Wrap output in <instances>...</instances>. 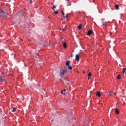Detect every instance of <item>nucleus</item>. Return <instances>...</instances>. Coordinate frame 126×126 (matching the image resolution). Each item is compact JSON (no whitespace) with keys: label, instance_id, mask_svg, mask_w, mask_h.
I'll return each instance as SVG.
<instances>
[{"label":"nucleus","instance_id":"f257e3e1","mask_svg":"<svg viewBox=\"0 0 126 126\" xmlns=\"http://www.w3.org/2000/svg\"><path fill=\"white\" fill-rule=\"evenodd\" d=\"M67 67H65L63 69L61 70L59 73V75L60 76L63 75L64 73L67 71Z\"/></svg>","mask_w":126,"mask_h":126},{"label":"nucleus","instance_id":"f03ea898","mask_svg":"<svg viewBox=\"0 0 126 126\" xmlns=\"http://www.w3.org/2000/svg\"><path fill=\"white\" fill-rule=\"evenodd\" d=\"M0 13H2V14L4 13V14H5V15H2V16H3V17H5V16H6V13H5L4 12V11L3 10H0Z\"/></svg>","mask_w":126,"mask_h":126},{"label":"nucleus","instance_id":"7ed1b4c3","mask_svg":"<svg viewBox=\"0 0 126 126\" xmlns=\"http://www.w3.org/2000/svg\"><path fill=\"white\" fill-rule=\"evenodd\" d=\"M70 63V61H68L66 62V65L67 66H68V68L70 70H71V66H69V63Z\"/></svg>","mask_w":126,"mask_h":126},{"label":"nucleus","instance_id":"20e7f679","mask_svg":"<svg viewBox=\"0 0 126 126\" xmlns=\"http://www.w3.org/2000/svg\"><path fill=\"white\" fill-rule=\"evenodd\" d=\"M75 60L77 61H78L79 60V55L77 54L75 56Z\"/></svg>","mask_w":126,"mask_h":126},{"label":"nucleus","instance_id":"39448f33","mask_svg":"<svg viewBox=\"0 0 126 126\" xmlns=\"http://www.w3.org/2000/svg\"><path fill=\"white\" fill-rule=\"evenodd\" d=\"M62 43L63 44V47L64 48H65L66 47L67 44L65 42H62Z\"/></svg>","mask_w":126,"mask_h":126},{"label":"nucleus","instance_id":"423d86ee","mask_svg":"<svg viewBox=\"0 0 126 126\" xmlns=\"http://www.w3.org/2000/svg\"><path fill=\"white\" fill-rule=\"evenodd\" d=\"M93 32V31L91 30H89L87 32V35H90Z\"/></svg>","mask_w":126,"mask_h":126},{"label":"nucleus","instance_id":"0eeeda50","mask_svg":"<svg viewBox=\"0 0 126 126\" xmlns=\"http://www.w3.org/2000/svg\"><path fill=\"white\" fill-rule=\"evenodd\" d=\"M116 9L118 10L119 9V7L117 5H115Z\"/></svg>","mask_w":126,"mask_h":126},{"label":"nucleus","instance_id":"6e6552de","mask_svg":"<svg viewBox=\"0 0 126 126\" xmlns=\"http://www.w3.org/2000/svg\"><path fill=\"white\" fill-rule=\"evenodd\" d=\"M0 81H5L4 79H2L0 75Z\"/></svg>","mask_w":126,"mask_h":126},{"label":"nucleus","instance_id":"1a4fd4ad","mask_svg":"<svg viewBox=\"0 0 126 126\" xmlns=\"http://www.w3.org/2000/svg\"><path fill=\"white\" fill-rule=\"evenodd\" d=\"M126 72V68H124L123 69V74L125 73V72Z\"/></svg>","mask_w":126,"mask_h":126},{"label":"nucleus","instance_id":"9d476101","mask_svg":"<svg viewBox=\"0 0 126 126\" xmlns=\"http://www.w3.org/2000/svg\"><path fill=\"white\" fill-rule=\"evenodd\" d=\"M96 95L98 97H100V94L99 92H97Z\"/></svg>","mask_w":126,"mask_h":126},{"label":"nucleus","instance_id":"9b49d317","mask_svg":"<svg viewBox=\"0 0 126 126\" xmlns=\"http://www.w3.org/2000/svg\"><path fill=\"white\" fill-rule=\"evenodd\" d=\"M115 113L117 114H119V112L118 110L117 109H115Z\"/></svg>","mask_w":126,"mask_h":126},{"label":"nucleus","instance_id":"f8f14e48","mask_svg":"<svg viewBox=\"0 0 126 126\" xmlns=\"http://www.w3.org/2000/svg\"><path fill=\"white\" fill-rule=\"evenodd\" d=\"M82 25L81 24H80L78 26V28L79 29H80L81 28V26Z\"/></svg>","mask_w":126,"mask_h":126},{"label":"nucleus","instance_id":"ddd939ff","mask_svg":"<svg viewBox=\"0 0 126 126\" xmlns=\"http://www.w3.org/2000/svg\"><path fill=\"white\" fill-rule=\"evenodd\" d=\"M56 6H53V7H52V9L53 10V11H55V9H54V8H56Z\"/></svg>","mask_w":126,"mask_h":126},{"label":"nucleus","instance_id":"4468645a","mask_svg":"<svg viewBox=\"0 0 126 126\" xmlns=\"http://www.w3.org/2000/svg\"><path fill=\"white\" fill-rule=\"evenodd\" d=\"M120 75H119L117 77V78L118 79H120Z\"/></svg>","mask_w":126,"mask_h":126},{"label":"nucleus","instance_id":"2eb2a0df","mask_svg":"<svg viewBox=\"0 0 126 126\" xmlns=\"http://www.w3.org/2000/svg\"><path fill=\"white\" fill-rule=\"evenodd\" d=\"M65 16H63V17H62L61 19V20L62 21L63 20V19H64L65 18Z\"/></svg>","mask_w":126,"mask_h":126},{"label":"nucleus","instance_id":"dca6fc26","mask_svg":"<svg viewBox=\"0 0 126 126\" xmlns=\"http://www.w3.org/2000/svg\"><path fill=\"white\" fill-rule=\"evenodd\" d=\"M91 75V74L90 72H89L88 75V77L90 76Z\"/></svg>","mask_w":126,"mask_h":126},{"label":"nucleus","instance_id":"f3484780","mask_svg":"<svg viewBox=\"0 0 126 126\" xmlns=\"http://www.w3.org/2000/svg\"><path fill=\"white\" fill-rule=\"evenodd\" d=\"M58 12L57 11H56L54 12V13L55 14H57L58 13Z\"/></svg>","mask_w":126,"mask_h":126},{"label":"nucleus","instance_id":"a211bd4d","mask_svg":"<svg viewBox=\"0 0 126 126\" xmlns=\"http://www.w3.org/2000/svg\"><path fill=\"white\" fill-rule=\"evenodd\" d=\"M15 111H16V108H14L13 110H12V112H14Z\"/></svg>","mask_w":126,"mask_h":126},{"label":"nucleus","instance_id":"6ab92c4d","mask_svg":"<svg viewBox=\"0 0 126 126\" xmlns=\"http://www.w3.org/2000/svg\"><path fill=\"white\" fill-rule=\"evenodd\" d=\"M61 12L62 13V14L63 15V16H64V13L63 12V11L62 10L61 11Z\"/></svg>","mask_w":126,"mask_h":126},{"label":"nucleus","instance_id":"aec40b11","mask_svg":"<svg viewBox=\"0 0 126 126\" xmlns=\"http://www.w3.org/2000/svg\"><path fill=\"white\" fill-rule=\"evenodd\" d=\"M63 90H62L61 91V94H63Z\"/></svg>","mask_w":126,"mask_h":126},{"label":"nucleus","instance_id":"412c9836","mask_svg":"<svg viewBox=\"0 0 126 126\" xmlns=\"http://www.w3.org/2000/svg\"><path fill=\"white\" fill-rule=\"evenodd\" d=\"M30 4H31L32 2V0H30Z\"/></svg>","mask_w":126,"mask_h":126},{"label":"nucleus","instance_id":"4be33fe9","mask_svg":"<svg viewBox=\"0 0 126 126\" xmlns=\"http://www.w3.org/2000/svg\"><path fill=\"white\" fill-rule=\"evenodd\" d=\"M104 25H105V26H107V25H106V24H103L102 25V26H103Z\"/></svg>","mask_w":126,"mask_h":126},{"label":"nucleus","instance_id":"5701e85b","mask_svg":"<svg viewBox=\"0 0 126 126\" xmlns=\"http://www.w3.org/2000/svg\"><path fill=\"white\" fill-rule=\"evenodd\" d=\"M109 95H112V94H110V93H109Z\"/></svg>","mask_w":126,"mask_h":126},{"label":"nucleus","instance_id":"b1692460","mask_svg":"<svg viewBox=\"0 0 126 126\" xmlns=\"http://www.w3.org/2000/svg\"><path fill=\"white\" fill-rule=\"evenodd\" d=\"M65 30V29H62V31H64Z\"/></svg>","mask_w":126,"mask_h":126},{"label":"nucleus","instance_id":"393cba45","mask_svg":"<svg viewBox=\"0 0 126 126\" xmlns=\"http://www.w3.org/2000/svg\"><path fill=\"white\" fill-rule=\"evenodd\" d=\"M63 90L64 92L66 91V89H64Z\"/></svg>","mask_w":126,"mask_h":126},{"label":"nucleus","instance_id":"a878e982","mask_svg":"<svg viewBox=\"0 0 126 126\" xmlns=\"http://www.w3.org/2000/svg\"><path fill=\"white\" fill-rule=\"evenodd\" d=\"M51 4H52L53 5H54V4H53V2H52L51 3Z\"/></svg>","mask_w":126,"mask_h":126},{"label":"nucleus","instance_id":"bb28decb","mask_svg":"<svg viewBox=\"0 0 126 126\" xmlns=\"http://www.w3.org/2000/svg\"><path fill=\"white\" fill-rule=\"evenodd\" d=\"M90 78V77H89L88 78V79H89Z\"/></svg>","mask_w":126,"mask_h":126},{"label":"nucleus","instance_id":"cd10ccee","mask_svg":"<svg viewBox=\"0 0 126 126\" xmlns=\"http://www.w3.org/2000/svg\"><path fill=\"white\" fill-rule=\"evenodd\" d=\"M65 80H66V81H67V82H68V80L67 79H65Z\"/></svg>","mask_w":126,"mask_h":126},{"label":"nucleus","instance_id":"c85d7f7f","mask_svg":"<svg viewBox=\"0 0 126 126\" xmlns=\"http://www.w3.org/2000/svg\"><path fill=\"white\" fill-rule=\"evenodd\" d=\"M63 94L64 95L65 94V93H63Z\"/></svg>","mask_w":126,"mask_h":126},{"label":"nucleus","instance_id":"c756f323","mask_svg":"<svg viewBox=\"0 0 126 126\" xmlns=\"http://www.w3.org/2000/svg\"><path fill=\"white\" fill-rule=\"evenodd\" d=\"M67 15H66L65 17H67Z\"/></svg>","mask_w":126,"mask_h":126},{"label":"nucleus","instance_id":"7c9ffc66","mask_svg":"<svg viewBox=\"0 0 126 126\" xmlns=\"http://www.w3.org/2000/svg\"><path fill=\"white\" fill-rule=\"evenodd\" d=\"M116 94V93H114V94L115 95Z\"/></svg>","mask_w":126,"mask_h":126},{"label":"nucleus","instance_id":"2f4dec72","mask_svg":"<svg viewBox=\"0 0 126 126\" xmlns=\"http://www.w3.org/2000/svg\"><path fill=\"white\" fill-rule=\"evenodd\" d=\"M37 7H35V8H37Z\"/></svg>","mask_w":126,"mask_h":126},{"label":"nucleus","instance_id":"473e14b6","mask_svg":"<svg viewBox=\"0 0 126 126\" xmlns=\"http://www.w3.org/2000/svg\"><path fill=\"white\" fill-rule=\"evenodd\" d=\"M111 93V92L110 91V92L109 93Z\"/></svg>","mask_w":126,"mask_h":126},{"label":"nucleus","instance_id":"72a5a7b5","mask_svg":"<svg viewBox=\"0 0 126 126\" xmlns=\"http://www.w3.org/2000/svg\"><path fill=\"white\" fill-rule=\"evenodd\" d=\"M83 73H85V72L84 71H83Z\"/></svg>","mask_w":126,"mask_h":126},{"label":"nucleus","instance_id":"f704fd0d","mask_svg":"<svg viewBox=\"0 0 126 126\" xmlns=\"http://www.w3.org/2000/svg\"><path fill=\"white\" fill-rule=\"evenodd\" d=\"M53 120H51V121L52 122Z\"/></svg>","mask_w":126,"mask_h":126},{"label":"nucleus","instance_id":"c9c22d12","mask_svg":"<svg viewBox=\"0 0 126 126\" xmlns=\"http://www.w3.org/2000/svg\"><path fill=\"white\" fill-rule=\"evenodd\" d=\"M69 0H67V1H69Z\"/></svg>","mask_w":126,"mask_h":126}]
</instances>
